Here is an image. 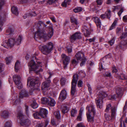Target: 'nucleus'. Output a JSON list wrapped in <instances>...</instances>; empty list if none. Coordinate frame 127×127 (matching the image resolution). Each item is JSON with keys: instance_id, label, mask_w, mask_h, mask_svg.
<instances>
[{"instance_id": "obj_1", "label": "nucleus", "mask_w": 127, "mask_h": 127, "mask_svg": "<svg viewBox=\"0 0 127 127\" xmlns=\"http://www.w3.org/2000/svg\"><path fill=\"white\" fill-rule=\"evenodd\" d=\"M46 27L47 26L43 22L39 21L37 24L36 28L37 31L34 34V38L36 40L38 38H42L47 40L50 38L53 34V29L52 28L50 27L48 29L47 34L44 30H42L41 27L42 25Z\"/></svg>"}, {"instance_id": "obj_2", "label": "nucleus", "mask_w": 127, "mask_h": 127, "mask_svg": "<svg viewBox=\"0 0 127 127\" xmlns=\"http://www.w3.org/2000/svg\"><path fill=\"white\" fill-rule=\"evenodd\" d=\"M40 64V62H38L36 64L34 60H32L29 62L28 65L30 69L31 70L38 73L43 71V69L41 68V66Z\"/></svg>"}, {"instance_id": "obj_3", "label": "nucleus", "mask_w": 127, "mask_h": 127, "mask_svg": "<svg viewBox=\"0 0 127 127\" xmlns=\"http://www.w3.org/2000/svg\"><path fill=\"white\" fill-rule=\"evenodd\" d=\"M53 47V44L51 42H49L45 45H40L39 46V49L41 50L42 53L45 55L50 52Z\"/></svg>"}, {"instance_id": "obj_4", "label": "nucleus", "mask_w": 127, "mask_h": 127, "mask_svg": "<svg viewBox=\"0 0 127 127\" xmlns=\"http://www.w3.org/2000/svg\"><path fill=\"white\" fill-rule=\"evenodd\" d=\"M17 117L20 120V123L21 125L28 127L30 125V121L28 119H26V116L23 115L22 112H19L18 113Z\"/></svg>"}, {"instance_id": "obj_5", "label": "nucleus", "mask_w": 127, "mask_h": 127, "mask_svg": "<svg viewBox=\"0 0 127 127\" xmlns=\"http://www.w3.org/2000/svg\"><path fill=\"white\" fill-rule=\"evenodd\" d=\"M87 109L88 110V112L86 114L88 121H93L94 117L91 116V115H93L94 116L95 114L96 111L94 106L93 105H91L89 106H87Z\"/></svg>"}, {"instance_id": "obj_6", "label": "nucleus", "mask_w": 127, "mask_h": 127, "mask_svg": "<svg viewBox=\"0 0 127 127\" xmlns=\"http://www.w3.org/2000/svg\"><path fill=\"white\" fill-rule=\"evenodd\" d=\"M79 76L77 74H74L71 83V94L72 95L75 94L76 91V87L78 80Z\"/></svg>"}, {"instance_id": "obj_7", "label": "nucleus", "mask_w": 127, "mask_h": 127, "mask_svg": "<svg viewBox=\"0 0 127 127\" xmlns=\"http://www.w3.org/2000/svg\"><path fill=\"white\" fill-rule=\"evenodd\" d=\"M23 38V37L21 35H19L15 41L14 38H9L8 42L9 47L13 46L15 44L17 45L20 44Z\"/></svg>"}, {"instance_id": "obj_8", "label": "nucleus", "mask_w": 127, "mask_h": 127, "mask_svg": "<svg viewBox=\"0 0 127 127\" xmlns=\"http://www.w3.org/2000/svg\"><path fill=\"white\" fill-rule=\"evenodd\" d=\"M53 74L52 72L49 71L47 72V75L49 76L48 77H46V79H47V80L43 83L42 86V90H44L45 89L46 90L49 86L50 83L51 82L50 80L49 79L51 77Z\"/></svg>"}, {"instance_id": "obj_9", "label": "nucleus", "mask_w": 127, "mask_h": 127, "mask_svg": "<svg viewBox=\"0 0 127 127\" xmlns=\"http://www.w3.org/2000/svg\"><path fill=\"white\" fill-rule=\"evenodd\" d=\"M13 78L17 87L19 89L22 88V85L21 81L20 76L17 75H15L13 76Z\"/></svg>"}, {"instance_id": "obj_10", "label": "nucleus", "mask_w": 127, "mask_h": 127, "mask_svg": "<svg viewBox=\"0 0 127 127\" xmlns=\"http://www.w3.org/2000/svg\"><path fill=\"white\" fill-rule=\"evenodd\" d=\"M61 57L63 61V63L64 65V68L65 69L69 62L70 58L68 56H66L65 54H64L62 55Z\"/></svg>"}, {"instance_id": "obj_11", "label": "nucleus", "mask_w": 127, "mask_h": 127, "mask_svg": "<svg viewBox=\"0 0 127 127\" xmlns=\"http://www.w3.org/2000/svg\"><path fill=\"white\" fill-rule=\"evenodd\" d=\"M81 33L80 32H77L71 36L70 40L71 42H74L77 39L81 38Z\"/></svg>"}, {"instance_id": "obj_12", "label": "nucleus", "mask_w": 127, "mask_h": 127, "mask_svg": "<svg viewBox=\"0 0 127 127\" xmlns=\"http://www.w3.org/2000/svg\"><path fill=\"white\" fill-rule=\"evenodd\" d=\"M82 31L85 37H88L90 36L91 32L89 31V28L87 26L85 25L83 27Z\"/></svg>"}, {"instance_id": "obj_13", "label": "nucleus", "mask_w": 127, "mask_h": 127, "mask_svg": "<svg viewBox=\"0 0 127 127\" xmlns=\"http://www.w3.org/2000/svg\"><path fill=\"white\" fill-rule=\"evenodd\" d=\"M105 59V58H104L100 60V62L99 63V68L100 71L103 69L105 70L106 69L105 64L106 60Z\"/></svg>"}, {"instance_id": "obj_14", "label": "nucleus", "mask_w": 127, "mask_h": 127, "mask_svg": "<svg viewBox=\"0 0 127 127\" xmlns=\"http://www.w3.org/2000/svg\"><path fill=\"white\" fill-rule=\"evenodd\" d=\"M67 93L66 91L64 89L62 90L61 91L59 98L60 100L63 101L66 98Z\"/></svg>"}, {"instance_id": "obj_15", "label": "nucleus", "mask_w": 127, "mask_h": 127, "mask_svg": "<svg viewBox=\"0 0 127 127\" xmlns=\"http://www.w3.org/2000/svg\"><path fill=\"white\" fill-rule=\"evenodd\" d=\"M39 114L41 117L43 118H45L47 117L48 114V111L45 109L41 108L39 112Z\"/></svg>"}, {"instance_id": "obj_16", "label": "nucleus", "mask_w": 127, "mask_h": 127, "mask_svg": "<svg viewBox=\"0 0 127 127\" xmlns=\"http://www.w3.org/2000/svg\"><path fill=\"white\" fill-rule=\"evenodd\" d=\"M101 98L97 97L95 99V102L97 108H101L103 106V101Z\"/></svg>"}, {"instance_id": "obj_17", "label": "nucleus", "mask_w": 127, "mask_h": 127, "mask_svg": "<svg viewBox=\"0 0 127 127\" xmlns=\"http://www.w3.org/2000/svg\"><path fill=\"white\" fill-rule=\"evenodd\" d=\"M75 56L78 61H81L82 59L84 60L85 58L84 56V54L79 51L76 54Z\"/></svg>"}, {"instance_id": "obj_18", "label": "nucleus", "mask_w": 127, "mask_h": 127, "mask_svg": "<svg viewBox=\"0 0 127 127\" xmlns=\"http://www.w3.org/2000/svg\"><path fill=\"white\" fill-rule=\"evenodd\" d=\"M28 93L26 90L24 89H23L20 93L19 97L22 98L24 97L28 96Z\"/></svg>"}, {"instance_id": "obj_19", "label": "nucleus", "mask_w": 127, "mask_h": 127, "mask_svg": "<svg viewBox=\"0 0 127 127\" xmlns=\"http://www.w3.org/2000/svg\"><path fill=\"white\" fill-rule=\"evenodd\" d=\"M116 107H115L114 106L112 107L111 110V119H115L116 114Z\"/></svg>"}, {"instance_id": "obj_20", "label": "nucleus", "mask_w": 127, "mask_h": 127, "mask_svg": "<svg viewBox=\"0 0 127 127\" xmlns=\"http://www.w3.org/2000/svg\"><path fill=\"white\" fill-rule=\"evenodd\" d=\"M123 89L122 87H118L117 88L116 93L118 96L121 97L122 95Z\"/></svg>"}, {"instance_id": "obj_21", "label": "nucleus", "mask_w": 127, "mask_h": 127, "mask_svg": "<svg viewBox=\"0 0 127 127\" xmlns=\"http://www.w3.org/2000/svg\"><path fill=\"white\" fill-rule=\"evenodd\" d=\"M36 80L33 78H31L29 77L27 79V85L29 84L30 85L32 86H34L35 84Z\"/></svg>"}, {"instance_id": "obj_22", "label": "nucleus", "mask_w": 127, "mask_h": 127, "mask_svg": "<svg viewBox=\"0 0 127 127\" xmlns=\"http://www.w3.org/2000/svg\"><path fill=\"white\" fill-rule=\"evenodd\" d=\"M14 28L13 26L10 27L6 30V35H8L12 34L14 33Z\"/></svg>"}, {"instance_id": "obj_23", "label": "nucleus", "mask_w": 127, "mask_h": 127, "mask_svg": "<svg viewBox=\"0 0 127 127\" xmlns=\"http://www.w3.org/2000/svg\"><path fill=\"white\" fill-rule=\"evenodd\" d=\"M108 95L106 92L103 91H101L99 92V94L98 97L103 99Z\"/></svg>"}, {"instance_id": "obj_24", "label": "nucleus", "mask_w": 127, "mask_h": 127, "mask_svg": "<svg viewBox=\"0 0 127 127\" xmlns=\"http://www.w3.org/2000/svg\"><path fill=\"white\" fill-rule=\"evenodd\" d=\"M54 115L58 120L59 122H60L61 117L60 111H55L54 113Z\"/></svg>"}, {"instance_id": "obj_25", "label": "nucleus", "mask_w": 127, "mask_h": 127, "mask_svg": "<svg viewBox=\"0 0 127 127\" xmlns=\"http://www.w3.org/2000/svg\"><path fill=\"white\" fill-rule=\"evenodd\" d=\"M9 112L7 111H3L1 115V117L4 118H7L9 116Z\"/></svg>"}, {"instance_id": "obj_26", "label": "nucleus", "mask_w": 127, "mask_h": 127, "mask_svg": "<svg viewBox=\"0 0 127 127\" xmlns=\"http://www.w3.org/2000/svg\"><path fill=\"white\" fill-rule=\"evenodd\" d=\"M20 63L18 61H17L15 65V71L17 72L20 68Z\"/></svg>"}, {"instance_id": "obj_27", "label": "nucleus", "mask_w": 127, "mask_h": 127, "mask_svg": "<svg viewBox=\"0 0 127 127\" xmlns=\"http://www.w3.org/2000/svg\"><path fill=\"white\" fill-rule=\"evenodd\" d=\"M61 109L62 112L64 114L67 112L69 110L68 108L65 105L62 106Z\"/></svg>"}, {"instance_id": "obj_28", "label": "nucleus", "mask_w": 127, "mask_h": 127, "mask_svg": "<svg viewBox=\"0 0 127 127\" xmlns=\"http://www.w3.org/2000/svg\"><path fill=\"white\" fill-rule=\"evenodd\" d=\"M11 11L13 13L16 15L18 14V12L17 8L15 6L12 7L11 8Z\"/></svg>"}, {"instance_id": "obj_29", "label": "nucleus", "mask_w": 127, "mask_h": 127, "mask_svg": "<svg viewBox=\"0 0 127 127\" xmlns=\"http://www.w3.org/2000/svg\"><path fill=\"white\" fill-rule=\"evenodd\" d=\"M70 21L71 23H74L76 25L79 24L77 20L73 16H72L70 17Z\"/></svg>"}, {"instance_id": "obj_30", "label": "nucleus", "mask_w": 127, "mask_h": 127, "mask_svg": "<svg viewBox=\"0 0 127 127\" xmlns=\"http://www.w3.org/2000/svg\"><path fill=\"white\" fill-rule=\"evenodd\" d=\"M117 22V19H115L113 23L112 24L111 26L110 27L109 29V30H112L115 28V26L116 25Z\"/></svg>"}, {"instance_id": "obj_31", "label": "nucleus", "mask_w": 127, "mask_h": 127, "mask_svg": "<svg viewBox=\"0 0 127 127\" xmlns=\"http://www.w3.org/2000/svg\"><path fill=\"white\" fill-rule=\"evenodd\" d=\"M12 56H9L6 57L5 59L6 64H8L10 63L12 60Z\"/></svg>"}, {"instance_id": "obj_32", "label": "nucleus", "mask_w": 127, "mask_h": 127, "mask_svg": "<svg viewBox=\"0 0 127 127\" xmlns=\"http://www.w3.org/2000/svg\"><path fill=\"white\" fill-rule=\"evenodd\" d=\"M41 103L42 104H48L49 102V100L46 97H44L41 98Z\"/></svg>"}, {"instance_id": "obj_33", "label": "nucleus", "mask_w": 127, "mask_h": 127, "mask_svg": "<svg viewBox=\"0 0 127 127\" xmlns=\"http://www.w3.org/2000/svg\"><path fill=\"white\" fill-rule=\"evenodd\" d=\"M118 78L121 80H124L127 79V77L125 75L123 74H121L120 75L118 76Z\"/></svg>"}, {"instance_id": "obj_34", "label": "nucleus", "mask_w": 127, "mask_h": 127, "mask_svg": "<svg viewBox=\"0 0 127 127\" xmlns=\"http://www.w3.org/2000/svg\"><path fill=\"white\" fill-rule=\"evenodd\" d=\"M1 45L4 47L7 48L9 47L8 41H3Z\"/></svg>"}, {"instance_id": "obj_35", "label": "nucleus", "mask_w": 127, "mask_h": 127, "mask_svg": "<svg viewBox=\"0 0 127 127\" xmlns=\"http://www.w3.org/2000/svg\"><path fill=\"white\" fill-rule=\"evenodd\" d=\"M77 112V110L75 108L73 109L71 111V114L72 117H74L76 114Z\"/></svg>"}, {"instance_id": "obj_36", "label": "nucleus", "mask_w": 127, "mask_h": 127, "mask_svg": "<svg viewBox=\"0 0 127 127\" xmlns=\"http://www.w3.org/2000/svg\"><path fill=\"white\" fill-rule=\"evenodd\" d=\"M25 110L26 111V113L27 115L29 117V112L28 110V105L26 104L25 105Z\"/></svg>"}, {"instance_id": "obj_37", "label": "nucleus", "mask_w": 127, "mask_h": 127, "mask_svg": "<svg viewBox=\"0 0 127 127\" xmlns=\"http://www.w3.org/2000/svg\"><path fill=\"white\" fill-rule=\"evenodd\" d=\"M48 104L52 106H54L56 104V102L54 100L51 98L49 102H48Z\"/></svg>"}, {"instance_id": "obj_38", "label": "nucleus", "mask_w": 127, "mask_h": 127, "mask_svg": "<svg viewBox=\"0 0 127 127\" xmlns=\"http://www.w3.org/2000/svg\"><path fill=\"white\" fill-rule=\"evenodd\" d=\"M106 16V17L107 18L110 19V18L111 16V12L110 10H108L107 12H106L105 13Z\"/></svg>"}, {"instance_id": "obj_39", "label": "nucleus", "mask_w": 127, "mask_h": 127, "mask_svg": "<svg viewBox=\"0 0 127 127\" xmlns=\"http://www.w3.org/2000/svg\"><path fill=\"white\" fill-rule=\"evenodd\" d=\"M97 26L98 29H100L101 27V22L100 20H99L98 21L95 22Z\"/></svg>"}, {"instance_id": "obj_40", "label": "nucleus", "mask_w": 127, "mask_h": 127, "mask_svg": "<svg viewBox=\"0 0 127 127\" xmlns=\"http://www.w3.org/2000/svg\"><path fill=\"white\" fill-rule=\"evenodd\" d=\"M61 85L63 86L64 85L66 82V79L65 78H62L60 80Z\"/></svg>"}, {"instance_id": "obj_41", "label": "nucleus", "mask_w": 127, "mask_h": 127, "mask_svg": "<svg viewBox=\"0 0 127 127\" xmlns=\"http://www.w3.org/2000/svg\"><path fill=\"white\" fill-rule=\"evenodd\" d=\"M33 116L36 119H39L40 118L41 116L39 114V112H36L33 114Z\"/></svg>"}, {"instance_id": "obj_42", "label": "nucleus", "mask_w": 127, "mask_h": 127, "mask_svg": "<svg viewBox=\"0 0 127 127\" xmlns=\"http://www.w3.org/2000/svg\"><path fill=\"white\" fill-rule=\"evenodd\" d=\"M11 123L10 121H7L5 124L4 127H11Z\"/></svg>"}, {"instance_id": "obj_43", "label": "nucleus", "mask_w": 127, "mask_h": 127, "mask_svg": "<svg viewBox=\"0 0 127 127\" xmlns=\"http://www.w3.org/2000/svg\"><path fill=\"white\" fill-rule=\"evenodd\" d=\"M82 10V8L80 7H77L73 9V11L75 13L78 12Z\"/></svg>"}, {"instance_id": "obj_44", "label": "nucleus", "mask_w": 127, "mask_h": 127, "mask_svg": "<svg viewBox=\"0 0 127 127\" xmlns=\"http://www.w3.org/2000/svg\"><path fill=\"white\" fill-rule=\"evenodd\" d=\"M31 107L34 109L37 108L38 107L37 104L36 102L35 101H33L32 103L31 104Z\"/></svg>"}, {"instance_id": "obj_45", "label": "nucleus", "mask_w": 127, "mask_h": 127, "mask_svg": "<svg viewBox=\"0 0 127 127\" xmlns=\"http://www.w3.org/2000/svg\"><path fill=\"white\" fill-rule=\"evenodd\" d=\"M115 41V40L114 38H113L111 40L108 41V43L110 46H112L114 44Z\"/></svg>"}, {"instance_id": "obj_46", "label": "nucleus", "mask_w": 127, "mask_h": 127, "mask_svg": "<svg viewBox=\"0 0 127 127\" xmlns=\"http://www.w3.org/2000/svg\"><path fill=\"white\" fill-rule=\"evenodd\" d=\"M105 117V119L107 120L108 121L111 119V117H110V116L108 114L105 113L104 114Z\"/></svg>"}, {"instance_id": "obj_47", "label": "nucleus", "mask_w": 127, "mask_h": 127, "mask_svg": "<svg viewBox=\"0 0 127 127\" xmlns=\"http://www.w3.org/2000/svg\"><path fill=\"white\" fill-rule=\"evenodd\" d=\"M20 98L16 100L13 103V105H18L19 104L20 101Z\"/></svg>"}, {"instance_id": "obj_48", "label": "nucleus", "mask_w": 127, "mask_h": 127, "mask_svg": "<svg viewBox=\"0 0 127 127\" xmlns=\"http://www.w3.org/2000/svg\"><path fill=\"white\" fill-rule=\"evenodd\" d=\"M111 106V105L110 104H109L107 105L106 106V108L105 110V112H108L110 109Z\"/></svg>"}, {"instance_id": "obj_49", "label": "nucleus", "mask_w": 127, "mask_h": 127, "mask_svg": "<svg viewBox=\"0 0 127 127\" xmlns=\"http://www.w3.org/2000/svg\"><path fill=\"white\" fill-rule=\"evenodd\" d=\"M83 82L81 80H79L77 83V85L78 87H82L83 86Z\"/></svg>"}, {"instance_id": "obj_50", "label": "nucleus", "mask_w": 127, "mask_h": 127, "mask_svg": "<svg viewBox=\"0 0 127 127\" xmlns=\"http://www.w3.org/2000/svg\"><path fill=\"white\" fill-rule=\"evenodd\" d=\"M82 112H80L79 113V115L78 116L77 119V120L79 121H81L82 120V118L81 116L82 115Z\"/></svg>"}, {"instance_id": "obj_51", "label": "nucleus", "mask_w": 127, "mask_h": 127, "mask_svg": "<svg viewBox=\"0 0 127 127\" xmlns=\"http://www.w3.org/2000/svg\"><path fill=\"white\" fill-rule=\"evenodd\" d=\"M5 21L3 18H2L0 16V25L1 26H3V23Z\"/></svg>"}, {"instance_id": "obj_52", "label": "nucleus", "mask_w": 127, "mask_h": 127, "mask_svg": "<svg viewBox=\"0 0 127 127\" xmlns=\"http://www.w3.org/2000/svg\"><path fill=\"white\" fill-rule=\"evenodd\" d=\"M72 64L74 66H75L78 63V62L75 59H73L71 61Z\"/></svg>"}, {"instance_id": "obj_53", "label": "nucleus", "mask_w": 127, "mask_h": 127, "mask_svg": "<svg viewBox=\"0 0 127 127\" xmlns=\"http://www.w3.org/2000/svg\"><path fill=\"white\" fill-rule=\"evenodd\" d=\"M4 67L3 64L0 63V72L3 71Z\"/></svg>"}, {"instance_id": "obj_54", "label": "nucleus", "mask_w": 127, "mask_h": 127, "mask_svg": "<svg viewBox=\"0 0 127 127\" xmlns=\"http://www.w3.org/2000/svg\"><path fill=\"white\" fill-rule=\"evenodd\" d=\"M21 3L23 4L30 2V0H19Z\"/></svg>"}, {"instance_id": "obj_55", "label": "nucleus", "mask_w": 127, "mask_h": 127, "mask_svg": "<svg viewBox=\"0 0 127 127\" xmlns=\"http://www.w3.org/2000/svg\"><path fill=\"white\" fill-rule=\"evenodd\" d=\"M127 36V32H123L122 34V35L121 36L120 38L121 39H123L125 37H126Z\"/></svg>"}, {"instance_id": "obj_56", "label": "nucleus", "mask_w": 127, "mask_h": 127, "mask_svg": "<svg viewBox=\"0 0 127 127\" xmlns=\"http://www.w3.org/2000/svg\"><path fill=\"white\" fill-rule=\"evenodd\" d=\"M105 75L106 77H109L111 78H112V76L111 73L109 72H106V73L105 74Z\"/></svg>"}, {"instance_id": "obj_57", "label": "nucleus", "mask_w": 127, "mask_h": 127, "mask_svg": "<svg viewBox=\"0 0 127 127\" xmlns=\"http://www.w3.org/2000/svg\"><path fill=\"white\" fill-rule=\"evenodd\" d=\"M84 59H82L81 61H82L81 62L80 64V65L81 66H83L85 63L86 61V58H85Z\"/></svg>"}, {"instance_id": "obj_58", "label": "nucleus", "mask_w": 127, "mask_h": 127, "mask_svg": "<svg viewBox=\"0 0 127 127\" xmlns=\"http://www.w3.org/2000/svg\"><path fill=\"white\" fill-rule=\"evenodd\" d=\"M103 1V0H97L96 2L97 5H101Z\"/></svg>"}, {"instance_id": "obj_59", "label": "nucleus", "mask_w": 127, "mask_h": 127, "mask_svg": "<svg viewBox=\"0 0 127 127\" xmlns=\"http://www.w3.org/2000/svg\"><path fill=\"white\" fill-rule=\"evenodd\" d=\"M4 0H0V10H1L2 6L4 4Z\"/></svg>"}, {"instance_id": "obj_60", "label": "nucleus", "mask_w": 127, "mask_h": 127, "mask_svg": "<svg viewBox=\"0 0 127 127\" xmlns=\"http://www.w3.org/2000/svg\"><path fill=\"white\" fill-rule=\"evenodd\" d=\"M67 51L68 54H70L72 51V48L71 47H67Z\"/></svg>"}, {"instance_id": "obj_61", "label": "nucleus", "mask_w": 127, "mask_h": 127, "mask_svg": "<svg viewBox=\"0 0 127 127\" xmlns=\"http://www.w3.org/2000/svg\"><path fill=\"white\" fill-rule=\"evenodd\" d=\"M57 0H48L47 2L49 4H51L55 2V1Z\"/></svg>"}, {"instance_id": "obj_62", "label": "nucleus", "mask_w": 127, "mask_h": 127, "mask_svg": "<svg viewBox=\"0 0 127 127\" xmlns=\"http://www.w3.org/2000/svg\"><path fill=\"white\" fill-rule=\"evenodd\" d=\"M92 19L95 22H96V21H97L100 20L99 18H98L97 17L95 16L93 17Z\"/></svg>"}, {"instance_id": "obj_63", "label": "nucleus", "mask_w": 127, "mask_h": 127, "mask_svg": "<svg viewBox=\"0 0 127 127\" xmlns=\"http://www.w3.org/2000/svg\"><path fill=\"white\" fill-rule=\"evenodd\" d=\"M87 86L88 87L89 91L90 94H92V88L90 85L89 84L87 85Z\"/></svg>"}, {"instance_id": "obj_64", "label": "nucleus", "mask_w": 127, "mask_h": 127, "mask_svg": "<svg viewBox=\"0 0 127 127\" xmlns=\"http://www.w3.org/2000/svg\"><path fill=\"white\" fill-rule=\"evenodd\" d=\"M76 127H85V126L81 123H79L77 125Z\"/></svg>"}]
</instances>
